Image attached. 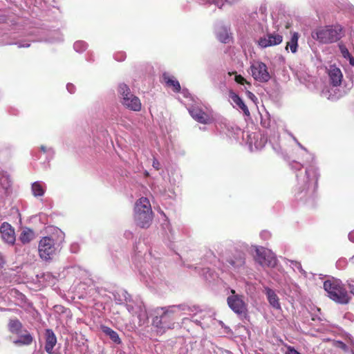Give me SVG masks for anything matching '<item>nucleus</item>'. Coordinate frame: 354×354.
Here are the masks:
<instances>
[{
    "label": "nucleus",
    "instance_id": "nucleus-1",
    "mask_svg": "<svg viewBox=\"0 0 354 354\" xmlns=\"http://www.w3.org/2000/svg\"><path fill=\"white\" fill-rule=\"evenodd\" d=\"M297 145L306 152L308 156L306 162L308 161V159H310V162L304 175H296L297 184L294 189L295 197L298 201L313 205L317 196L319 173L317 167L313 164L314 156L309 153L300 142H297Z\"/></svg>",
    "mask_w": 354,
    "mask_h": 354
},
{
    "label": "nucleus",
    "instance_id": "nucleus-2",
    "mask_svg": "<svg viewBox=\"0 0 354 354\" xmlns=\"http://www.w3.org/2000/svg\"><path fill=\"white\" fill-rule=\"evenodd\" d=\"M198 307L189 306L187 304L173 305L166 307L158 308L155 310V317L153 319V325L160 329L171 328L174 325L176 317L181 311L194 313L198 311Z\"/></svg>",
    "mask_w": 354,
    "mask_h": 354
},
{
    "label": "nucleus",
    "instance_id": "nucleus-3",
    "mask_svg": "<svg viewBox=\"0 0 354 354\" xmlns=\"http://www.w3.org/2000/svg\"><path fill=\"white\" fill-rule=\"evenodd\" d=\"M65 234L59 229L49 236L42 237L38 245V252L40 258L46 261L53 259L61 250L64 242Z\"/></svg>",
    "mask_w": 354,
    "mask_h": 354
},
{
    "label": "nucleus",
    "instance_id": "nucleus-4",
    "mask_svg": "<svg viewBox=\"0 0 354 354\" xmlns=\"http://www.w3.org/2000/svg\"><path fill=\"white\" fill-rule=\"evenodd\" d=\"M145 259H149L150 262L145 261L144 265H141L140 267L136 264L141 279L147 283L149 282L154 284L161 283L163 277L158 266L159 260L153 258L150 253L145 257Z\"/></svg>",
    "mask_w": 354,
    "mask_h": 354
},
{
    "label": "nucleus",
    "instance_id": "nucleus-5",
    "mask_svg": "<svg viewBox=\"0 0 354 354\" xmlns=\"http://www.w3.org/2000/svg\"><path fill=\"white\" fill-rule=\"evenodd\" d=\"M134 221L141 228H148L153 221V212L149 200L146 197L138 199L134 206Z\"/></svg>",
    "mask_w": 354,
    "mask_h": 354
},
{
    "label": "nucleus",
    "instance_id": "nucleus-6",
    "mask_svg": "<svg viewBox=\"0 0 354 354\" xmlns=\"http://www.w3.org/2000/svg\"><path fill=\"white\" fill-rule=\"evenodd\" d=\"M311 35L322 44H331L339 40L344 36V32L339 25L326 26L313 30Z\"/></svg>",
    "mask_w": 354,
    "mask_h": 354
},
{
    "label": "nucleus",
    "instance_id": "nucleus-7",
    "mask_svg": "<svg viewBox=\"0 0 354 354\" xmlns=\"http://www.w3.org/2000/svg\"><path fill=\"white\" fill-rule=\"evenodd\" d=\"M324 289L327 292L328 297L338 304H346L350 301L351 297L339 280L325 281Z\"/></svg>",
    "mask_w": 354,
    "mask_h": 354
},
{
    "label": "nucleus",
    "instance_id": "nucleus-8",
    "mask_svg": "<svg viewBox=\"0 0 354 354\" xmlns=\"http://www.w3.org/2000/svg\"><path fill=\"white\" fill-rule=\"evenodd\" d=\"M261 124L266 128L267 136H269V143L271 145L273 150L279 153L281 146L279 145L280 136L276 124L272 121L270 115L266 113L265 115L261 116Z\"/></svg>",
    "mask_w": 354,
    "mask_h": 354
},
{
    "label": "nucleus",
    "instance_id": "nucleus-9",
    "mask_svg": "<svg viewBox=\"0 0 354 354\" xmlns=\"http://www.w3.org/2000/svg\"><path fill=\"white\" fill-rule=\"evenodd\" d=\"M118 93L122 99V104L127 109L133 111H139L141 109V102L140 99L134 95L129 88V87L121 83L118 86Z\"/></svg>",
    "mask_w": 354,
    "mask_h": 354
},
{
    "label": "nucleus",
    "instance_id": "nucleus-10",
    "mask_svg": "<svg viewBox=\"0 0 354 354\" xmlns=\"http://www.w3.org/2000/svg\"><path fill=\"white\" fill-rule=\"evenodd\" d=\"M231 292L232 295L227 299L228 306L236 315H244L247 311V305L243 301V297L236 294L234 290H232Z\"/></svg>",
    "mask_w": 354,
    "mask_h": 354
},
{
    "label": "nucleus",
    "instance_id": "nucleus-11",
    "mask_svg": "<svg viewBox=\"0 0 354 354\" xmlns=\"http://www.w3.org/2000/svg\"><path fill=\"white\" fill-rule=\"evenodd\" d=\"M250 71L253 78L259 82H268L271 78L267 66L262 62H253L250 66Z\"/></svg>",
    "mask_w": 354,
    "mask_h": 354
},
{
    "label": "nucleus",
    "instance_id": "nucleus-12",
    "mask_svg": "<svg viewBox=\"0 0 354 354\" xmlns=\"http://www.w3.org/2000/svg\"><path fill=\"white\" fill-rule=\"evenodd\" d=\"M127 310L132 315H136L139 319V325H143L148 319L147 313L145 306L141 301H131L130 303L126 304Z\"/></svg>",
    "mask_w": 354,
    "mask_h": 354
},
{
    "label": "nucleus",
    "instance_id": "nucleus-13",
    "mask_svg": "<svg viewBox=\"0 0 354 354\" xmlns=\"http://www.w3.org/2000/svg\"><path fill=\"white\" fill-rule=\"evenodd\" d=\"M255 261L263 267H274L276 265L275 257L263 248H257Z\"/></svg>",
    "mask_w": 354,
    "mask_h": 354
},
{
    "label": "nucleus",
    "instance_id": "nucleus-14",
    "mask_svg": "<svg viewBox=\"0 0 354 354\" xmlns=\"http://www.w3.org/2000/svg\"><path fill=\"white\" fill-rule=\"evenodd\" d=\"M0 233L2 239L9 245H14L15 242V233L14 228L7 222H3L0 226Z\"/></svg>",
    "mask_w": 354,
    "mask_h": 354
},
{
    "label": "nucleus",
    "instance_id": "nucleus-15",
    "mask_svg": "<svg viewBox=\"0 0 354 354\" xmlns=\"http://www.w3.org/2000/svg\"><path fill=\"white\" fill-rule=\"evenodd\" d=\"M283 41V37L278 33H269L263 37H261L258 44L261 48L275 46L281 44Z\"/></svg>",
    "mask_w": 354,
    "mask_h": 354
},
{
    "label": "nucleus",
    "instance_id": "nucleus-16",
    "mask_svg": "<svg viewBox=\"0 0 354 354\" xmlns=\"http://www.w3.org/2000/svg\"><path fill=\"white\" fill-rule=\"evenodd\" d=\"M189 113L195 120L200 123L207 124L210 120L209 116L197 107L193 106L189 108Z\"/></svg>",
    "mask_w": 354,
    "mask_h": 354
},
{
    "label": "nucleus",
    "instance_id": "nucleus-17",
    "mask_svg": "<svg viewBox=\"0 0 354 354\" xmlns=\"http://www.w3.org/2000/svg\"><path fill=\"white\" fill-rule=\"evenodd\" d=\"M328 76L330 84L333 87L339 86L342 83L343 75L339 68L335 66H331L328 71Z\"/></svg>",
    "mask_w": 354,
    "mask_h": 354
},
{
    "label": "nucleus",
    "instance_id": "nucleus-18",
    "mask_svg": "<svg viewBox=\"0 0 354 354\" xmlns=\"http://www.w3.org/2000/svg\"><path fill=\"white\" fill-rule=\"evenodd\" d=\"M45 351L51 354L53 352V348L57 344V337L55 333L52 329H46L45 331Z\"/></svg>",
    "mask_w": 354,
    "mask_h": 354
},
{
    "label": "nucleus",
    "instance_id": "nucleus-19",
    "mask_svg": "<svg viewBox=\"0 0 354 354\" xmlns=\"http://www.w3.org/2000/svg\"><path fill=\"white\" fill-rule=\"evenodd\" d=\"M264 292L270 305L274 309L281 310V308L279 301V297L275 291L268 287H266Z\"/></svg>",
    "mask_w": 354,
    "mask_h": 354
},
{
    "label": "nucleus",
    "instance_id": "nucleus-20",
    "mask_svg": "<svg viewBox=\"0 0 354 354\" xmlns=\"http://www.w3.org/2000/svg\"><path fill=\"white\" fill-rule=\"evenodd\" d=\"M230 97L231 99L232 104L234 106H236L239 109H240L245 115H250V111L249 109H248V106L245 105L243 100L237 94H236L234 92H230Z\"/></svg>",
    "mask_w": 354,
    "mask_h": 354
},
{
    "label": "nucleus",
    "instance_id": "nucleus-21",
    "mask_svg": "<svg viewBox=\"0 0 354 354\" xmlns=\"http://www.w3.org/2000/svg\"><path fill=\"white\" fill-rule=\"evenodd\" d=\"M113 297L118 304H122L124 302L129 304L131 301L130 295L124 289H120L113 292Z\"/></svg>",
    "mask_w": 354,
    "mask_h": 354
},
{
    "label": "nucleus",
    "instance_id": "nucleus-22",
    "mask_svg": "<svg viewBox=\"0 0 354 354\" xmlns=\"http://www.w3.org/2000/svg\"><path fill=\"white\" fill-rule=\"evenodd\" d=\"M254 139L256 140L254 142V145L257 149H261L269 142V136H267L266 133L263 134H254Z\"/></svg>",
    "mask_w": 354,
    "mask_h": 354
},
{
    "label": "nucleus",
    "instance_id": "nucleus-23",
    "mask_svg": "<svg viewBox=\"0 0 354 354\" xmlns=\"http://www.w3.org/2000/svg\"><path fill=\"white\" fill-rule=\"evenodd\" d=\"M31 189L34 196H42L46 192V184L42 181H36L32 184Z\"/></svg>",
    "mask_w": 354,
    "mask_h": 354
},
{
    "label": "nucleus",
    "instance_id": "nucleus-24",
    "mask_svg": "<svg viewBox=\"0 0 354 354\" xmlns=\"http://www.w3.org/2000/svg\"><path fill=\"white\" fill-rule=\"evenodd\" d=\"M163 79L167 86L171 87L174 92L178 93L180 91V85L177 80L174 79L173 77H170L166 73L163 74Z\"/></svg>",
    "mask_w": 354,
    "mask_h": 354
},
{
    "label": "nucleus",
    "instance_id": "nucleus-25",
    "mask_svg": "<svg viewBox=\"0 0 354 354\" xmlns=\"http://www.w3.org/2000/svg\"><path fill=\"white\" fill-rule=\"evenodd\" d=\"M216 35L217 39L222 43H228L230 41V35L228 29L225 26H221L216 28Z\"/></svg>",
    "mask_w": 354,
    "mask_h": 354
},
{
    "label": "nucleus",
    "instance_id": "nucleus-26",
    "mask_svg": "<svg viewBox=\"0 0 354 354\" xmlns=\"http://www.w3.org/2000/svg\"><path fill=\"white\" fill-rule=\"evenodd\" d=\"M51 36L48 37H40L37 39H32V41H45V42H49V43H54L57 41H62V35L57 32L54 31L53 32H50Z\"/></svg>",
    "mask_w": 354,
    "mask_h": 354
},
{
    "label": "nucleus",
    "instance_id": "nucleus-27",
    "mask_svg": "<svg viewBox=\"0 0 354 354\" xmlns=\"http://www.w3.org/2000/svg\"><path fill=\"white\" fill-rule=\"evenodd\" d=\"M33 341V337L30 333L26 331L25 334L19 335V337L13 341L15 345H30Z\"/></svg>",
    "mask_w": 354,
    "mask_h": 354
},
{
    "label": "nucleus",
    "instance_id": "nucleus-28",
    "mask_svg": "<svg viewBox=\"0 0 354 354\" xmlns=\"http://www.w3.org/2000/svg\"><path fill=\"white\" fill-rule=\"evenodd\" d=\"M102 332L108 335L109 338L115 344H120L121 339L117 332L111 329V328L105 326H102L101 328Z\"/></svg>",
    "mask_w": 354,
    "mask_h": 354
},
{
    "label": "nucleus",
    "instance_id": "nucleus-29",
    "mask_svg": "<svg viewBox=\"0 0 354 354\" xmlns=\"http://www.w3.org/2000/svg\"><path fill=\"white\" fill-rule=\"evenodd\" d=\"M34 237V232L29 228H26L21 232L19 236V240L22 243L26 244L30 243Z\"/></svg>",
    "mask_w": 354,
    "mask_h": 354
},
{
    "label": "nucleus",
    "instance_id": "nucleus-30",
    "mask_svg": "<svg viewBox=\"0 0 354 354\" xmlns=\"http://www.w3.org/2000/svg\"><path fill=\"white\" fill-rule=\"evenodd\" d=\"M22 327V324L17 319H10L9 321L8 328L12 333L19 335Z\"/></svg>",
    "mask_w": 354,
    "mask_h": 354
},
{
    "label": "nucleus",
    "instance_id": "nucleus-31",
    "mask_svg": "<svg viewBox=\"0 0 354 354\" xmlns=\"http://www.w3.org/2000/svg\"><path fill=\"white\" fill-rule=\"evenodd\" d=\"M298 39L299 34L297 32H293L290 41L287 42L286 49L290 48L292 53H295L297 51Z\"/></svg>",
    "mask_w": 354,
    "mask_h": 354
},
{
    "label": "nucleus",
    "instance_id": "nucleus-32",
    "mask_svg": "<svg viewBox=\"0 0 354 354\" xmlns=\"http://www.w3.org/2000/svg\"><path fill=\"white\" fill-rule=\"evenodd\" d=\"M88 44L84 41H77L73 44L74 50L79 53H82L86 50Z\"/></svg>",
    "mask_w": 354,
    "mask_h": 354
},
{
    "label": "nucleus",
    "instance_id": "nucleus-33",
    "mask_svg": "<svg viewBox=\"0 0 354 354\" xmlns=\"http://www.w3.org/2000/svg\"><path fill=\"white\" fill-rule=\"evenodd\" d=\"M288 262L290 263V266L294 270H297L299 272H300L302 275L304 277H306V272L302 268L301 264L300 262L293 261V260H288Z\"/></svg>",
    "mask_w": 354,
    "mask_h": 354
},
{
    "label": "nucleus",
    "instance_id": "nucleus-34",
    "mask_svg": "<svg viewBox=\"0 0 354 354\" xmlns=\"http://www.w3.org/2000/svg\"><path fill=\"white\" fill-rule=\"evenodd\" d=\"M0 186L4 190H8L10 187L11 180L8 173H6L1 179H0Z\"/></svg>",
    "mask_w": 354,
    "mask_h": 354
},
{
    "label": "nucleus",
    "instance_id": "nucleus-35",
    "mask_svg": "<svg viewBox=\"0 0 354 354\" xmlns=\"http://www.w3.org/2000/svg\"><path fill=\"white\" fill-rule=\"evenodd\" d=\"M230 263L234 268H239L245 264V259L243 256L240 255L234 259H232Z\"/></svg>",
    "mask_w": 354,
    "mask_h": 354
},
{
    "label": "nucleus",
    "instance_id": "nucleus-36",
    "mask_svg": "<svg viewBox=\"0 0 354 354\" xmlns=\"http://www.w3.org/2000/svg\"><path fill=\"white\" fill-rule=\"evenodd\" d=\"M40 151H41V154H40V156L39 157V159L42 158V155L46 153H48L49 158H53V156H54V153H55V151H54L53 148H51V147H46L44 145H41L40 147Z\"/></svg>",
    "mask_w": 354,
    "mask_h": 354
},
{
    "label": "nucleus",
    "instance_id": "nucleus-37",
    "mask_svg": "<svg viewBox=\"0 0 354 354\" xmlns=\"http://www.w3.org/2000/svg\"><path fill=\"white\" fill-rule=\"evenodd\" d=\"M6 44H9V45L15 44L19 48H28L30 46V40H25V41L19 40L15 42H7Z\"/></svg>",
    "mask_w": 354,
    "mask_h": 354
},
{
    "label": "nucleus",
    "instance_id": "nucleus-38",
    "mask_svg": "<svg viewBox=\"0 0 354 354\" xmlns=\"http://www.w3.org/2000/svg\"><path fill=\"white\" fill-rule=\"evenodd\" d=\"M339 50H340V53L342 55V57L347 59L351 55H352L348 48L345 46V45H344L343 44L340 43L339 44Z\"/></svg>",
    "mask_w": 354,
    "mask_h": 354
},
{
    "label": "nucleus",
    "instance_id": "nucleus-39",
    "mask_svg": "<svg viewBox=\"0 0 354 354\" xmlns=\"http://www.w3.org/2000/svg\"><path fill=\"white\" fill-rule=\"evenodd\" d=\"M201 4H206L208 3L209 5L214 4L215 6L221 8L223 3L218 0H201L199 2Z\"/></svg>",
    "mask_w": 354,
    "mask_h": 354
},
{
    "label": "nucleus",
    "instance_id": "nucleus-40",
    "mask_svg": "<svg viewBox=\"0 0 354 354\" xmlns=\"http://www.w3.org/2000/svg\"><path fill=\"white\" fill-rule=\"evenodd\" d=\"M126 53L123 51H119L114 54L113 57L118 62H122L126 59Z\"/></svg>",
    "mask_w": 354,
    "mask_h": 354
},
{
    "label": "nucleus",
    "instance_id": "nucleus-41",
    "mask_svg": "<svg viewBox=\"0 0 354 354\" xmlns=\"http://www.w3.org/2000/svg\"><path fill=\"white\" fill-rule=\"evenodd\" d=\"M322 95L323 97H326L328 100H335L338 98L335 95H332L330 91L323 90L322 92Z\"/></svg>",
    "mask_w": 354,
    "mask_h": 354
},
{
    "label": "nucleus",
    "instance_id": "nucleus-42",
    "mask_svg": "<svg viewBox=\"0 0 354 354\" xmlns=\"http://www.w3.org/2000/svg\"><path fill=\"white\" fill-rule=\"evenodd\" d=\"M290 166L292 169L296 170V171H301L303 167V165H301L300 162H297V161H292L290 164Z\"/></svg>",
    "mask_w": 354,
    "mask_h": 354
},
{
    "label": "nucleus",
    "instance_id": "nucleus-43",
    "mask_svg": "<svg viewBox=\"0 0 354 354\" xmlns=\"http://www.w3.org/2000/svg\"><path fill=\"white\" fill-rule=\"evenodd\" d=\"M336 346H337V348H341L342 350H343V351H345V352L348 351V346H347L345 343H344L343 342L337 341V342H336Z\"/></svg>",
    "mask_w": 354,
    "mask_h": 354
},
{
    "label": "nucleus",
    "instance_id": "nucleus-44",
    "mask_svg": "<svg viewBox=\"0 0 354 354\" xmlns=\"http://www.w3.org/2000/svg\"><path fill=\"white\" fill-rule=\"evenodd\" d=\"M346 283L351 293L354 295V279H350L347 280Z\"/></svg>",
    "mask_w": 354,
    "mask_h": 354
},
{
    "label": "nucleus",
    "instance_id": "nucleus-45",
    "mask_svg": "<svg viewBox=\"0 0 354 354\" xmlns=\"http://www.w3.org/2000/svg\"><path fill=\"white\" fill-rule=\"evenodd\" d=\"M260 236L263 240H268L271 236V234L269 231L263 230L260 233Z\"/></svg>",
    "mask_w": 354,
    "mask_h": 354
},
{
    "label": "nucleus",
    "instance_id": "nucleus-46",
    "mask_svg": "<svg viewBox=\"0 0 354 354\" xmlns=\"http://www.w3.org/2000/svg\"><path fill=\"white\" fill-rule=\"evenodd\" d=\"M285 354H301L299 351H297L294 347L288 346L287 347V351Z\"/></svg>",
    "mask_w": 354,
    "mask_h": 354
},
{
    "label": "nucleus",
    "instance_id": "nucleus-47",
    "mask_svg": "<svg viewBox=\"0 0 354 354\" xmlns=\"http://www.w3.org/2000/svg\"><path fill=\"white\" fill-rule=\"evenodd\" d=\"M152 166L154 169H156V170H159L160 169V162L156 159V158H153V162H152Z\"/></svg>",
    "mask_w": 354,
    "mask_h": 354
},
{
    "label": "nucleus",
    "instance_id": "nucleus-48",
    "mask_svg": "<svg viewBox=\"0 0 354 354\" xmlns=\"http://www.w3.org/2000/svg\"><path fill=\"white\" fill-rule=\"evenodd\" d=\"M66 89L70 93H74L75 91V87L73 84L68 83L66 85Z\"/></svg>",
    "mask_w": 354,
    "mask_h": 354
},
{
    "label": "nucleus",
    "instance_id": "nucleus-49",
    "mask_svg": "<svg viewBox=\"0 0 354 354\" xmlns=\"http://www.w3.org/2000/svg\"><path fill=\"white\" fill-rule=\"evenodd\" d=\"M78 250H79V245L77 243H74L71 244V252L76 253V252H77Z\"/></svg>",
    "mask_w": 354,
    "mask_h": 354
},
{
    "label": "nucleus",
    "instance_id": "nucleus-50",
    "mask_svg": "<svg viewBox=\"0 0 354 354\" xmlns=\"http://www.w3.org/2000/svg\"><path fill=\"white\" fill-rule=\"evenodd\" d=\"M247 94V96L248 97V98H250L251 100H252L253 102H255L256 100H257V97L255 96V95L254 93H252V92L250 91H247L246 93Z\"/></svg>",
    "mask_w": 354,
    "mask_h": 354
},
{
    "label": "nucleus",
    "instance_id": "nucleus-51",
    "mask_svg": "<svg viewBox=\"0 0 354 354\" xmlns=\"http://www.w3.org/2000/svg\"><path fill=\"white\" fill-rule=\"evenodd\" d=\"M346 263V260L345 259H339L337 263H336V266L339 268L343 267V266H344V264Z\"/></svg>",
    "mask_w": 354,
    "mask_h": 354
},
{
    "label": "nucleus",
    "instance_id": "nucleus-52",
    "mask_svg": "<svg viewBox=\"0 0 354 354\" xmlns=\"http://www.w3.org/2000/svg\"><path fill=\"white\" fill-rule=\"evenodd\" d=\"M348 237L350 241L354 243V230L348 234Z\"/></svg>",
    "mask_w": 354,
    "mask_h": 354
},
{
    "label": "nucleus",
    "instance_id": "nucleus-53",
    "mask_svg": "<svg viewBox=\"0 0 354 354\" xmlns=\"http://www.w3.org/2000/svg\"><path fill=\"white\" fill-rule=\"evenodd\" d=\"M347 60L349 62L350 65H351V66H354V57H353L352 55H351V56L347 59Z\"/></svg>",
    "mask_w": 354,
    "mask_h": 354
},
{
    "label": "nucleus",
    "instance_id": "nucleus-54",
    "mask_svg": "<svg viewBox=\"0 0 354 354\" xmlns=\"http://www.w3.org/2000/svg\"><path fill=\"white\" fill-rule=\"evenodd\" d=\"M5 263L4 259L2 256V254L0 253V268H1Z\"/></svg>",
    "mask_w": 354,
    "mask_h": 354
},
{
    "label": "nucleus",
    "instance_id": "nucleus-55",
    "mask_svg": "<svg viewBox=\"0 0 354 354\" xmlns=\"http://www.w3.org/2000/svg\"><path fill=\"white\" fill-rule=\"evenodd\" d=\"M240 0H225V1L229 4H234L239 1Z\"/></svg>",
    "mask_w": 354,
    "mask_h": 354
},
{
    "label": "nucleus",
    "instance_id": "nucleus-56",
    "mask_svg": "<svg viewBox=\"0 0 354 354\" xmlns=\"http://www.w3.org/2000/svg\"><path fill=\"white\" fill-rule=\"evenodd\" d=\"M236 81L240 84H243V81H245V80L241 76H237Z\"/></svg>",
    "mask_w": 354,
    "mask_h": 354
},
{
    "label": "nucleus",
    "instance_id": "nucleus-57",
    "mask_svg": "<svg viewBox=\"0 0 354 354\" xmlns=\"http://www.w3.org/2000/svg\"><path fill=\"white\" fill-rule=\"evenodd\" d=\"M124 236L127 239H131L133 237V234L130 232H125Z\"/></svg>",
    "mask_w": 354,
    "mask_h": 354
},
{
    "label": "nucleus",
    "instance_id": "nucleus-58",
    "mask_svg": "<svg viewBox=\"0 0 354 354\" xmlns=\"http://www.w3.org/2000/svg\"><path fill=\"white\" fill-rule=\"evenodd\" d=\"M205 278L206 279V280L207 281H211L212 279L214 280V276H212L211 274L209 273V276H207L205 275Z\"/></svg>",
    "mask_w": 354,
    "mask_h": 354
},
{
    "label": "nucleus",
    "instance_id": "nucleus-59",
    "mask_svg": "<svg viewBox=\"0 0 354 354\" xmlns=\"http://www.w3.org/2000/svg\"><path fill=\"white\" fill-rule=\"evenodd\" d=\"M42 156H44V158L48 161L49 162L50 160H52L53 158H49V155H48V153H46L44 154H43Z\"/></svg>",
    "mask_w": 354,
    "mask_h": 354
},
{
    "label": "nucleus",
    "instance_id": "nucleus-60",
    "mask_svg": "<svg viewBox=\"0 0 354 354\" xmlns=\"http://www.w3.org/2000/svg\"><path fill=\"white\" fill-rule=\"evenodd\" d=\"M288 133L292 138L295 143L297 145V142H299L297 139L290 132H288Z\"/></svg>",
    "mask_w": 354,
    "mask_h": 354
},
{
    "label": "nucleus",
    "instance_id": "nucleus-61",
    "mask_svg": "<svg viewBox=\"0 0 354 354\" xmlns=\"http://www.w3.org/2000/svg\"><path fill=\"white\" fill-rule=\"evenodd\" d=\"M288 133L292 138L295 143L297 145V142H299L297 139L290 132H288Z\"/></svg>",
    "mask_w": 354,
    "mask_h": 354
},
{
    "label": "nucleus",
    "instance_id": "nucleus-62",
    "mask_svg": "<svg viewBox=\"0 0 354 354\" xmlns=\"http://www.w3.org/2000/svg\"><path fill=\"white\" fill-rule=\"evenodd\" d=\"M182 93L185 97H187V95L189 94L187 89H183Z\"/></svg>",
    "mask_w": 354,
    "mask_h": 354
},
{
    "label": "nucleus",
    "instance_id": "nucleus-63",
    "mask_svg": "<svg viewBox=\"0 0 354 354\" xmlns=\"http://www.w3.org/2000/svg\"><path fill=\"white\" fill-rule=\"evenodd\" d=\"M6 173L7 172L5 171L0 170V179H1Z\"/></svg>",
    "mask_w": 354,
    "mask_h": 354
},
{
    "label": "nucleus",
    "instance_id": "nucleus-64",
    "mask_svg": "<svg viewBox=\"0 0 354 354\" xmlns=\"http://www.w3.org/2000/svg\"><path fill=\"white\" fill-rule=\"evenodd\" d=\"M1 310H3V311H8V310H10V309L3 308V309H1Z\"/></svg>",
    "mask_w": 354,
    "mask_h": 354
}]
</instances>
